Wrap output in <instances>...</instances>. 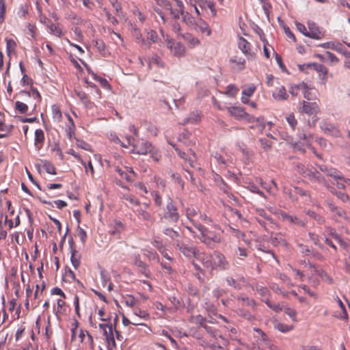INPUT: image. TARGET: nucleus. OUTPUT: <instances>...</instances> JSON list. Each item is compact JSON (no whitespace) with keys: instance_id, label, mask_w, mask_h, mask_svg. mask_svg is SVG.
Returning a JSON list of instances; mask_svg holds the SVG:
<instances>
[{"instance_id":"f257e3e1","label":"nucleus","mask_w":350,"mask_h":350,"mask_svg":"<svg viewBox=\"0 0 350 350\" xmlns=\"http://www.w3.org/2000/svg\"><path fill=\"white\" fill-rule=\"evenodd\" d=\"M200 261L208 269L226 270L229 267V262L226 256L219 252H214L213 254L200 255Z\"/></svg>"},{"instance_id":"f03ea898","label":"nucleus","mask_w":350,"mask_h":350,"mask_svg":"<svg viewBox=\"0 0 350 350\" xmlns=\"http://www.w3.org/2000/svg\"><path fill=\"white\" fill-rule=\"evenodd\" d=\"M181 19L189 28L198 31L201 33H205L207 36L211 35V29L208 24L202 18H197L196 16H192L185 10Z\"/></svg>"},{"instance_id":"7ed1b4c3","label":"nucleus","mask_w":350,"mask_h":350,"mask_svg":"<svg viewBox=\"0 0 350 350\" xmlns=\"http://www.w3.org/2000/svg\"><path fill=\"white\" fill-rule=\"evenodd\" d=\"M174 5H172L167 0H155L157 4L169 11L170 15L173 19L178 20L182 18L185 7L182 0H173Z\"/></svg>"},{"instance_id":"20e7f679","label":"nucleus","mask_w":350,"mask_h":350,"mask_svg":"<svg viewBox=\"0 0 350 350\" xmlns=\"http://www.w3.org/2000/svg\"><path fill=\"white\" fill-rule=\"evenodd\" d=\"M200 234L196 236L203 243L210 247H213L215 243H219L221 242V236L211 230H208L206 228L201 225L198 229Z\"/></svg>"},{"instance_id":"39448f33","label":"nucleus","mask_w":350,"mask_h":350,"mask_svg":"<svg viewBox=\"0 0 350 350\" xmlns=\"http://www.w3.org/2000/svg\"><path fill=\"white\" fill-rule=\"evenodd\" d=\"M228 113L238 120H245L249 122L256 120L257 125L260 126V129H263L265 126L264 120L261 118L255 119V118L247 113L241 107H232L228 108Z\"/></svg>"},{"instance_id":"423d86ee","label":"nucleus","mask_w":350,"mask_h":350,"mask_svg":"<svg viewBox=\"0 0 350 350\" xmlns=\"http://www.w3.org/2000/svg\"><path fill=\"white\" fill-rule=\"evenodd\" d=\"M237 46L248 61H253L256 59L259 45L253 47L246 39L239 37L237 41Z\"/></svg>"},{"instance_id":"0eeeda50","label":"nucleus","mask_w":350,"mask_h":350,"mask_svg":"<svg viewBox=\"0 0 350 350\" xmlns=\"http://www.w3.org/2000/svg\"><path fill=\"white\" fill-rule=\"evenodd\" d=\"M160 32L166 42L167 48L171 53L176 57H184L186 53L185 46L180 42H176L168 35H165L162 29H160Z\"/></svg>"},{"instance_id":"6e6552de","label":"nucleus","mask_w":350,"mask_h":350,"mask_svg":"<svg viewBox=\"0 0 350 350\" xmlns=\"http://www.w3.org/2000/svg\"><path fill=\"white\" fill-rule=\"evenodd\" d=\"M320 169L322 172L326 173L327 176L337 180L336 185L338 187L345 189L350 186V180L344 178L341 173L336 169L328 168L326 166H321Z\"/></svg>"},{"instance_id":"1a4fd4ad","label":"nucleus","mask_w":350,"mask_h":350,"mask_svg":"<svg viewBox=\"0 0 350 350\" xmlns=\"http://www.w3.org/2000/svg\"><path fill=\"white\" fill-rule=\"evenodd\" d=\"M176 248L188 258L194 257L200 261V255H203V253L199 252L196 247L185 244L180 241H176Z\"/></svg>"},{"instance_id":"9d476101","label":"nucleus","mask_w":350,"mask_h":350,"mask_svg":"<svg viewBox=\"0 0 350 350\" xmlns=\"http://www.w3.org/2000/svg\"><path fill=\"white\" fill-rule=\"evenodd\" d=\"M306 36L314 40H321L325 36V31L321 29L315 23L308 21Z\"/></svg>"},{"instance_id":"9b49d317","label":"nucleus","mask_w":350,"mask_h":350,"mask_svg":"<svg viewBox=\"0 0 350 350\" xmlns=\"http://www.w3.org/2000/svg\"><path fill=\"white\" fill-rule=\"evenodd\" d=\"M185 215L196 229L201 226L200 222H198V217L200 216V211L199 210L193 206H189L185 208Z\"/></svg>"},{"instance_id":"f8f14e48","label":"nucleus","mask_w":350,"mask_h":350,"mask_svg":"<svg viewBox=\"0 0 350 350\" xmlns=\"http://www.w3.org/2000/svg\"><path fill=\"white\" fill-rule=\"evenodd\" d=\"M165 217L170 222H176L179 219L180 215L177 208L172 201L169 202L167 204Z\"/></svg>"},{"instance_id":"ddd939ff","label":"nucleus","mask_w":350,"mask_h":350,"mask_svg":"<svg viewBox=\"0 0 350 350\" xmlns=\"http://www.w3.org/2000/svg\"><path fill=\"white\" fill-rule=\"evenodd\" d=\"M150 150H152L151 144L144 140H139L133 145V152L138 154H147Z\"/></svg>"},{"instance_id":"4468645a","label":"nucleus","mask_w":350,"mask_h":350,"mask_svg":"<svg viewBox=\"0 0 350 350\" xmlns=\"http://www.w3.org/2000/svg\"><path fill=\"white\" fill-rule=\"evenodd\" d=\"M301 92H302L304 97L308 100H314L317 98L316 90L306 83L301 82Z\"/></svg>"},{"instance_id":"2eb2a0df","label":"nucleus","mask_w":350,"mask_h":350,"mask_svg":"<svg viewBox=\"0 0 350 350\" xmlns=\"http://www.w3.org/2000/svg\"><path fill=\"white\" fill-rule=\"evenodd\" d=\"M230 62L232 68L239 71H241L245 68L246 59L240 55H235L232 56L230 59Z\"/></svg>"},{"instance_id":"dca6fc26","label":"nucleus","mask_w":350,"mask_h":350,"mask_svg":"<svg viewBox=\"0 0 350 350\" xmlns=\"http://www.w3.org/2000/svg\"><path fill=\"white\" fill-rule=\"evenodd\" d=\"M302 173L305 176H308L312 181H317L320 183H322L324 185H326L324 178L317 170L312 171L311 170L307 169L305 171H304Z\"/></svg>"},{"instance_id":"f3484780","label":"nucleus","mask_w":350,"mask_h":350,"mask_svg":"<svg viewBox=\"0 0 350 350\" xmlns=\"http://www.w3.org/2000/svg\"><path fill=\"white\" fill-rule=\"evenodd\" d=\"M273 98L278 101L286 100L288 98V94L286 92L285 88L283 85L277 87L272 93Z\"/></svg>"},{"instance_id":"a211bd4d","label":"nucleus","mask_w":350,"mask_h":350,"mask_svg":"<svg viewBox=\"0 0 350 350\" xmlns=\"http://www.w3.org/2000/svg\"><path fill=\"white\" fill-rule=\"evenodd\" d=\"M321 128L323 131V132L327 135L335 137L340 136V131L338 130V129L329 123L323 122L321 126Z\"/></svg>"},{"instance_id":"6ab92c4d","label":"nucleus","mask_w":350,"mask_h":350,"mask_svg":"<svg viewBox=\"0 0 350 350\" xmlns=\"http://www.w3.org/2000/svg\"><path fill=\"white\" fill-rule=\"evenodd\" d=\"M302 111L309 115L316 114L319 111L318 105L314 102L303 101Z\"/></svg>"},{"instance_id":"aec40b11","label":"nucleus","mask_w":350,"mask_h":350,"mask_svg":"<svg viewBox=\"0 0 350 350\" xmlns=\"http://www.w3.org/2000/svg\"><path fill=\"white\" fill-rule=\"evenodd\" d=\"M131 32L133 33V37L136 39L137 42L140 44L142 46H144L146 48H150V44L149 42L145 40L142 38V36L138 29V28L136 27V25H131Z\"/></svg>"},{"instance_id":"412c9836","label":"nucleus","mask_w":350,"mask_h":350,"mask_svg":"<svg viewBox=\"0 0 350 350\" xmlns=\"http://www.w3.org/2000/svg\"><path fill=\"white\" fill-rule=\"evenodd\" d=\"M181 37L190 48H194L200 44V40L190 33H183Z\"/></svg>"},{"instance_id":"4be33fe9","label":"nucleus","mask_w":350,"mask_h":350,"mask_svg":"<svg viewBox=\"0 0 350 350\" xmlns=\"http://www.w3.org/2000/svg\"><path fill=\"white\" fill-rule=\"evenodd\" d=\"M254 329L257 333L256 338H257L256 342L258 345L262 347H269V342L266 334L259 328L254 327Z\"/></svg>"},{"instance_id":"5701e85b","label":"nucleus","mask_w":350,"mask_h":350,"mask_svg":"<svg viewBox=\"0 0 350 350\" xmlns=\"http://www.w3.org/2000/svg\"><path fill=\"white\" fill-rule=\"evenodd\" d=\"M279 217L284 221H286L291 224H295L299 226H304V223L295 216L290 215L284 212L280 211Z\"/></svg>"},{"instance_id":"b1692460","label":"nucleus","mask_w":350,"mask_h":350,"mask_svg":"<svg viewBox=\"0 0 350 350\" xmlns=\"http://www.w3.org/2000/svg\"><path fill=\"white\" fill-rule=\"evenodd\" d=\"M226 281L229 286H232L234 288L240 289L245 284V280L243 277H240L237 279H234L231 277H228Z\"/></svg>"},{"instance_id":"393cba45","label":"nucleus","mask_w":350,"mask_h":350,"mask_svg":"<svg viewBox=\"0 0 350 350\" xmlns=\"http://www.w3.org/2000/svg\"><path fill=\"white\" fill-rule=\"evenodd\" d=\"M284 192L286 193H288L290 196V198L293 200H295L296 199V196L297 195H299V196H307V193L305 191H304L303 189H301V188H299V187H293L292 188H290V189H288V188H284Z\"/></svg>"},{"instance_id":"a878e982","label":"nucleus","mask_w":350,"mask_h":350,"mask_svg":"<svg viewBox=\"0 0 350 350\" xmlns=\"http://www.w3.org/2000/svg\"><path fill=\"white\" fill-rule=\"evenodd\" d=\"M44 131L39 129H36L35 131V139H34V144L35 146L38 148V149H40L42 148L43 143L44 142Z\"/></svg>"},{"instance_id":"bb28decb","label":"nucleus","mask_w":350,"mask_h":350,"mask_svg":"<svg viewBox=\"0 0 350 350\" xmlns=\"http://www.w3.org/2000/svg\"><path fill=\"white\" fill-rule=\"evenodd\" d=\"M47 27L49 29L50 33L57 37H61L64 35L62 27L59 23L53 24L51 23L50 25H47Z\"/></svg>"},{"instance_id":"cd10ccee","label":"nucleus","mask_w":350,"mask_h":350,"mask_svg":"<svg viewBox=\"0 0 350 350\" xmlns=\"http://www.w3.org/2000/svg\"><path fill=\"white\" fill-rule=\"evenodd\" d=\"M259 216H260L264 220H262L260 219H258V222L263 226L266 229L267 228V226L268 224H271L272 221L271 219L267 216V213L265 212L264 210L260 209L257 211Z\"/></svg>"},{"instance_id":"c85d7f7f","label":"nucleus","mask_w":350,"mask_h":350,"mask_svg":"<svg viewBox=\"0 0 350 350\" xmlns=\"http://www.w3.org/2000/svg\"><path fill=\"white\" fill-rule=\"evenodd\" d=\"M80 258H81V254L77 251H76L75 249L72 248L71 249L70 260H71L72 266L76 269L80 265Z\"/></svg>"},{"instance_id":"c756f323","label":"nucleus","mask_w":350,"mask_h":350,"mask_svg":"<svg viewBox=\"0 0 350 350\" xmlns=\"http://www.w3.org/2000/svg\"><path fill=\"white\" fill-rule=\"evenodd\" d=\"M199 5L200 8H207V10H211L212 14L213 16H216L217 14V11L215 9V4L213 1H199Z\"/></svg>"},{"instance_id":"7c9ffc66","label":"nucleus","mask_w":350,"mask_h":350,"mask_svg":"<svg viewBox=\"0 0 350 350\" xmlns=\"http://www.w3.org/2000/svg\"><path fill=\"white\" fill-rule=\"evenodd\" d=\"M253 289L255 290L258 294L260 295L262 300L268 299V297L269 295V291L268 289L262 286L259 284H256L255 286H253Z\"/></svg>"},{"instance_id":"2f4dec72","label":"nucleus","mask_w":350,"mask_h":350,"mask_svg":"<svg viewBox=\"0 0 350 350\" xmlns=\"http://www.w3.org/2000/svg\"><path fill=\"white\" fill-rule=\"evenodd\" d=\"M108 348L115 349L116 342L113 334V327L109 328V333L105 334Z\"/></svg>"},{"instance_id":"473e14b6","label":"nucleus","mask_w":350,"mask_h":350,"mask_svg":"<svg viewBox=\"0 0 350 350\" xmlns=\"http://www.w3.org/2000/svg\"><path fill=\"white\" fill-rule=\"evenodd\" d=\"M78 160L83 165V167L85 169V172L88 173L90 172V174L92 176L94 174V167L92 165V163L91 161H89L88 163H86L83 159H81V157L79 155L73 154Z\"/></svg>"},{"instance_id":"72a5a7b5","label":"nucleus","mask_w":350,"mask_h":350,"mask_svg":"<svg viewBox=\"0 0 350 350\" xmlns=\"http://www.w3.org/2000/svg\"><path fill=\"white\" fill-rule=\"evenodd\" d=\"M320 47H322L323 49H329L336 50L337 51H341L342 50V45L339 43H335L333 42H324L319 44Z\"/></svg>"},{"instance_id":"f704fd0d","label":"nucleus","mask_w":350,"mask_h":350,"mask_svg":"<svg viewBox=\"0 0 350 350\" xmlns=\"http://www.w3.org/2000/svg\"><path fill=\"white\" fill-rule=\"evenodd\" d=\"M52 114L53 120L59 122L62 118V113L59 107L55 105H52L51 107Z\"/></svg>"},{"instance_id":"c9c22d12","label":"nucleus","mask_w":350,"mask_h":350,"mask_svg":"<svg viewBox=\"0 0 350 350\" xmlns=\"http://www.w3.org/2000/svg\"><path fill=\"white\" fill-rule=\"evenodd\" d=\"M274 327L283 333L288 332L293 329V325H288L278 321L274 322Z\"/></svg>"},{"instance_id":"e433bc0d","label":"nucleus","mask_w":350,"mask_h":350,"mask_svg":"<svg viewBox=\"0 0 350 350\" xmlns=\"http://www.w3.org/2000/svg\"><path fill=\"white\" fill-rule=\"evenodd\" d=\"M312 69L323 75V79H326V75L327 73V68L322 64L318 63H312Z\"/></svg>"},{"instance_id":"4c0bfd02","label":"nucleus","mask_w":350,"mask_h":350,"mask_svg":"<svg viewBox=\"0 0 350 350\" xmlns=\"http://www.w3.org/2000/svg\"><path fill=\"white\" fill-rule=\"evenodd\" d=\"M299 139L303 141L302 144L304 145L310 146L313 140V135L312 134L302 133L299 134Z\"/></svg>"},{"instance_id":"58836bf2","label":"nucleus","mask_w":350,"mask_h":350,"mask_svg":"<svg viewBox=\"0 0 350 350\" xmlns=\"http://www.w3.org/2000/svg\"><path fill=\"white\" fill-rule=\"evenodd\" d=\"M201 119L200 115L198 113H192L190 116L184 121L183 124L191 123L195 124L200 122Z\"/></svg>"},{"instance_id":"ea45409f","label":"nucleus","mask_w":350,"mask_h":350,"mask_svg":"<svg viewBox=\"0 0 350 350\" xmlns=\"http://www.w3.org/2000/svg\"><path fill=\"white\" fill-rule=\"evenodd\" d=\"M133 313L142 319L146 320L149 317V314L145 310H142L139 308H134Z\"/></svg>"},{"instance_id":"a19ab883","label":"nucleus","mask_w":350,"mask_h":350,"mask_svg":"<svg viewBox=\"0 0 350 350\" xmlns=\"http://www.w3.org/2000/svg\"><path fill=\"white\" fill-rule=\"evenodd\" d=\"M256 90V86L254 84H250L247 87H245L242 91V94L247 97H250L253 95Z\"/></svg>"},{"instance_id":"79ce46f5","label":"nucleus","mask_w":350,"mask_h":350,"mask_svg":"<svg viewBox=\"0 0 350 350\" xmlns=\"http://www.w3.org/2000/svg\"><path fill=\"white\" fill-rule=\"evenodd\" d=\"M245 187L249 190L252 193H258V195L262 196V197H265V194L263 192L260 191L258 187L253 183H247V185L245 186Z\"/></svg>"},{"instance_id":"37998d69","label":"nucleus","mask_w":350,"mask_h":350,"mask_svg":"<svg viewBox=\"0 0 350 350\" xmlns=\"http://www.w3.org/2000/svg\"><path fill=\"white\" fill-rule=\"evenodd\" d=\"M301 83L291 84L289 87V92L293 96H297L301 91Z\"/></svg>"},{"instance_id":"c03bdc74","label":"nucleus","mask_w":350,"mask_h":350,"mask_svg":"<svg viewBox=\"0 0 350 350\" xmlns=\"http://www.w3.org/2000/svg\"><path fill=\"white\" fill-rule=\"evenodd\" d=\"M262 301L267 304V306L275 312H279L282 310V307L280 304L272 303L269 299H262Z\"/></svg>"},{"instance_id":"a18cd8bd","label":"nucleus","mask_w":350,"mask_h":350,"mask_svg":"<svg viewBox=\"0 0 350 350\" xmlns=\"http://www.w3.org/2000/svg\"><path fill=\"white\" fill-rule=\"evenodd\" d=\"M286 120L291 129L294 131L297 124V121L295 119V116L293 113H290L286 116Z\"/></svg>"},{"instance_id":"49530a36","label":"nucleus","mask_w":350,"mask_h":350,"mask_svg":"<svg viewBox=\"0 0 350 350\" xmlns=\"http://www.w3.org/2000/svg\"><path fill=\"white\" fill-rule=\"evenodd\" d=\"M260 39L263 42V53L266 58L269 59L270 57V49L268 47V42L264 38V35L260 36Z\"/></svg>"},{"instance_id":"de8ad7c7","label":"nucleus","mask_w":350,"mask_h":350,"mask_svg":"<svg viewBox=\"0 0 350 350\" xmlns=\"http://www.w3.org/2000/svg\"><path fill=\"white\" fill-rule=\"evenodd\" d=\"M175 150L177 152V153H178V154L179 155L180 157H181L182 159H183L186 161H187L189 163L190 166L194 167L195 159H191V158H187L186 157V154L185 152H182L181 150H180L177 148H175Z\"/></svg>"},{"instance_id":"09e8293b","label":"nucleus","mask_w":350,"mask_h":350,"mask_svg":"<svg viewBox=\"0 0 350 350\" xmlns=\"http://www.w3.org/2000/svg\"><path fill=\"white\" fill-rule=\"evenodd\" d=\"M15 108L21 113H25L28 110V106L21 101H16L15 103Z\"/></svg>"},{"instance_id":"8fccbe9b","label":"nucleus","mask_w":350,"mask_h":350,"mask_svg":"<svg viewBox=\"0 0 350 350\" xmlns=\"http://www.w3.org/2000/svg\"><path fill=\"white\" fill-rule=\"evenodd\" d=\"M132 12L133 14L137 18L139 22L144 23L145 21L146 17L138 8H134L132 10Z\"/></svg>"},{"instance_id":"3c124183","label":"nucleus","mask_w":350,"mask_h":350,"mask_svg":"<svg viewBox=\"0 0 350 350\" xmlns=\"http://www.w3.org/2000/svg\"><path fill=\"white\" fill-rule=\"evenodd\" d=\"M137 212L138 215L140 216L143 219L149 221L152 220V217L151 215L146 211L139 208V209L137 210Z\"/></svg>"},{"instance_id":"603ef678","label":"nucleus","mask_w":350,"mask_h":350,"mask_svg":"<svg viewBox=\"0 0 350 350\" xmlns=\"http://www.w3.org/2000/svg\"><path fill=\"white\" fill-rule=\"evenodd\" d=\"M36 27L34 25L31 23L26 25L27 33L29 34L33 38H36Z\"/></svg>"},{"instance_id":"864d4df0","label":"nucleus","mask_w":350,"mask_h":350,"mask_svg":"<svg viewBox=\"0 0 350 350\" xmlns=\"http://www.w3.org/2000/svg\"><path fill=\"white\" fill-rule=\"evenodd\" d=\"M16 45V42L14 40H12L11 38L6 39V47H7V52H8V55H10V53L15 49Z\"/></svg>"},{"instance_id":"5fc2aeb1","label":"nucleus","mask_w":350,"mask_h":350,"mask_svg":"<svg viewBox=\"0 0 350 350\" xmlns=\"http://www.w3.org/2000/svg\"><path fill=\"white\" fill-rule=\"evenodd\" d=\"M238 300L241 301L242 304L247 305L249 306H254L255 305V301L253 299H249L247 297L240 296L238 297Z\"/></svg>"},{"instance_id":"6e6d98bb","label":"nucleus","mask_w":350,"mask_h":350,"mask_svg":"<svg viewBox=\"0 0 350 350\" xmlns=\"http://www.w3.org/2000/svg\"><path fill=\"white\" fill-rule=\"evenodd\" d=\"M95 46L103 55H106L105 44L102 40H96Z\"/></svg>"},{"instance_id":"4d7b16f0","label":"nucleus","mask_w":350,"mask_h":350,"mask_svg":"<svg viewBox=\"0 0 350 350\" xmlns=\"http://www.w3.org/2000/svg\"><path fill=\"white\" fill-rule=\"evenodd\" d=\"M237 92L238 89L234 85H229L226 87L225 93L230 96L234 97L237 94Z\"/></svg>"},{"instance_id":"13d9d810","label":"nucleus","mask_w":350,"mask_h":350,"mask_svg":"<svg viewBox=\"0 0 350 350\" xmlns=\"http://www.w3.org/2000/svg\"><path fill=\"white\" fill-rule=\"evenodd\" d=\"M147 39L152 42H157L158 40V35L154 30H150L147 32Z\"/></svg>"},{"instance_id":"bf43d9fd","label":"nucleus","mask_w":350,"mask_h":350,"mask_svg":"<svg viewBox=\"0 0 350 350\" xmlns=\"http://www.w3.org/2000/svg\"><path fill=\"white\" fill-rule=\"evenodd\" d=\"M116 172L119 174V175L126 179L127 181H132L133 180V178H132V176L128 174V173L126 172H124L123 170H122L121 169L117 167L116 168Z\"/></svg>"},{"instance_id":"052dcab7","label":"nucleus","mask_w":350,"mask_h":350,"mask_svg":"<svg viewBox=\"0 0 350 350\" xmlns=\"http://www.w3.org/2000/svg\"><path fill=\"white\" fill-rule=\"evenodd\" d=\"M104 11H105V15L107 16V21H109V23H110L113 25H116L118 23L117 19L114 16H113L109 13V12L108 10H107L105 8H104Z\"/></svg>"},{"instance_id":"680f3d73","label":"nucleus","mask_w":350,"mask_h":350,"mask_svg":"<svg viewBox=\"0 0 350 350\" xmlns=\"http://www.w3.org/2000/svg\"><path fill=\"white\" fill-rule=\"evenodd\" d=\"M124 302L126 306L134 308L137 303V300L135 299L133 296H129L128 297L126 298Z\"/></svg>"},{"instance_id":"e2e57ef3","label":"nucleus","mask_w":350,"mask_h":350,"mask_svg":"<svg viewBox=\"0 0 350 350\" xmlns=\"http://www.w3.org/2000/svg\"><path fill=\"white\" fill-rule=\"evenodd\" d=\"M152 196L153 197L154 204L157 206H161L162 205V199H161V197L158 193V192L152 191Z\"/></svg>"},{"instance_id":"0e129e2a","label":"nucleus","mask_w":350,"mask_h":350,"mask_svg":"<svg viewBox=\"0 0 350 350\" xmlns=\"http://www.w3.org/2000/svg\"><path fill=\"white\" fill-rule=\"evenodd\" d=\"M78 236L79 237L80 241L83 244H85L86 239H87V233L86 232L81 228L79 227L78 228Z\"/></svg>"},{"instance_id":"69168bd1","label":"nucleus","mask_w":350,"mask_h":350,"mask_svg":"<svg viewBox=\"0 0 350 350\" xmlns=\"http://www.w3.org/2000/svg\"><path fill=\"white\" fill-rule=\"evenodd\" d=\"M77 94V96L78 98L85 105H88V104L89 103V100L87 97V95L85 92H82V91H78V92H76Z\"/></svg>"},{"instance_id":"338daca9","label":"nucleus","mask_w":350,"mask_h":350,"mask_svg":"<svg viewBox=\"0 0 350 350\" xmlns=\"http://www.w3.org/2000/svg\"><path fill=\"white\" fill-rule=\"evenodd\" d=\"M163 232L165 234L170 236L172 239H174L175 237H177L179 236L178 232L174 230L172 228H165Z\"/></svg>"},{"instance_id":"774afa93","label":"nucleus","mask_w":350,"mask_h":350,"mask_svg":"<svg viewBox=\"0 0 350 350\" xmlns=\"http://www.w3.org/2000/svg\"><path fill=\"white\" fill-rule=\"evenodd\" d=\"M327 59L332 64H336L338 62V59L332 53L327 51L325 53Z\"/></svg>"}]
</instances>
